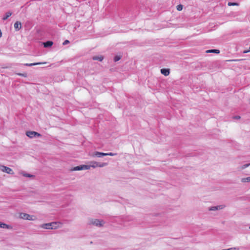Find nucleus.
<instances>
[{
    "mask_svg": "<svg viewBox=\"0 0 250 250\" xmlns=\"http://www.w3.org/2000/svg\"><path fill=\"white\" fill-rule=\"evenodd\" d=\"M225 207V205H222L217 206L211 207L208 208V210L210 211H215L217 210H220L223 209Z\"/></svg>",
    "mask_w": 250,
    "mask_h": 250,
    "instance_id": "obj_5",
    "label": "nucleus"
},
{
    "mask_svg": "<svg viewBox=\"0 0 250 250\" xmlns=\"http://www.w3.org/2000/svg\"><path fill=\"white\" fill-rule=\"evenodd\" d=\"M0 228L3 229H12V227L10 225H7L5 223L0 222Z\"/></svg>",
    "mask_w": 250,
    "mask_h": 250,
    "instance_id": "obj_6",
    "label": "nucleus"
},
{
    "mask_svg": "<svg viewBox=\"0 0 250 250\" xmlns=\"http://www.w3.org/2000/svg\"><path fill=\"white\" fill-rule=\"evenodd\" d=\"M90 167L95 168L98 167V162L92 161L90 162Z\"/></svg>",
    "mask_w": 250,
    "mask_h": 250,
    "instance_id": "obj_13",
    "label": "nucleus"
},
{
    "mask_svg": "<svg viewBox=\"0 0 250 250\" xmlns=\"http://www.w3.org/2000/svg\"><path fill=\"white\" fill-rule=\"evenodd\" d=\"M104 58L102 56H94L93 57V60H98L100 62H101L103 61Z\"/></svg>",
    "mask_w": 250,
    "mask_h": 250,
    "instance_id": "obj_15",
    "label": "nucleus"
},
{
    "mask_svg": "<svg viewBox=\"0 0 250 250\" xmlns=\"http://www.w3.org/2000/svg\"><path fill=\"white\" fill-rule=\"evenodd\" d=\"M17 74L19 76H22L24 77H26L27 76V73H24V74L17 73Z\"/></svg>",
    "mask_w": 250,
    "mask_h": 250,
    "instance_id": "obj_29",
    "label": "nucleus"
},
{
    "mask_svg": "<svg viewBox=\"0 0 250 250\" xmlns=\"http://www.w3.org/2000/svg\"><path fill=\"white\" fill-rule=\"evenodd\" d=\"M228 6H238L239 4L237 2H229L228 3Z\"/></svg>",
    "mask_w": 250,
    "mask_h": 250,
    "instance_id": "obj_23",
    "label": "nucleus"
},
{
    "mask_svg": "<svg viewBox=\"0 0 250 250\" xmlns=\"http://www.w3.org/2000/svg\"><path fill=\"white\" fill-rule=\"evenodd\" d=\"M90 225H92L96 227H102L104 224V222L102 220H99L97 219H91L89 220Z\"/></svg>",
    "mask_w": 250,
    "mask_h": 250,
    "instance_id": "obj_1",
    "label": "nucleus"
},
{
    "mask_svg": "<svg viewBox=\"0 0 250 250\" xmlns=\"http://www.w3.org/2000/svg\"><path fill=\"white\" fill-rule=\"evenodd\" d=\"M161 72L162 74L167 76L169 74L170 71L169 69L163 68L161 70Z\"/></svg>",
    "mask_w": 250,
    "mask_h": 250,
    "instance_id": "obj_11",
    "label": "nucleus"
},
{
    "mask_svg": "<svg viewBox=\"0 0 250 250\" xmlns=\"http://www.w3.org/2000/svg\"><path fill=\"white\" fill-rule=\"evenodd\" d=\"M183 6L182 4H179L177 6V10L178 11H181L183 9Z\"/></svg>",
    "mask_w": 250,
    "mask_h": 250,
    "instance_id": "obj_26",
    "label": "nucleus"
},
{
    "mask_svg": "<svg viewBox=\"0 0 250 250\" xmlns=\"http://www.w3.org/2000/svg\"><path fill=\"white\" fill-rule=\"evenodd\" d=\"M106 156H113L116 155L117 154L116 153H113L112 152H110V153H106Z\"/></svg>",
    "mask_w": 250,
    "mask_h": 250,
    "instance_id": "obj_30",
    "label": "nucleus"
},
{
    "mask_svg": "<svg viewBox=\"0 0 250 250\" xmlns=\"http://www.w3.org/2000/svg\"><path fill=\"white\" fill-rule=\"evenodd\" d=\"M250 52V48H249V50H244L243 51V53L245 54V53H247L248 52Z\"/></svg>",
    "mask_w": 250,
    "mask_h": 250,
    "instance_id": "obj_32",
    "label": "nucleus"
},
{
    "mask_svg": "<svg viewBox=\"0 0 250 250\" xmlns=\"http://www.w3.org/2000/svg\"><path fill=\"white\" fill-rule=\"evenodd\" d=\"M22 175L24 177H29V178H33L34 177V176L33 175L28 174V173H26L24 172L22 173Z\"/></svg>",
    "mask_w": 250,
    "mask_h": 250,
    "instance_id": "obj_22",
    "label": "nucleus"
},
{
    "mask_svg": "<svg viewBox=\"0 0 250 250\" xmlns=\"http://www.w3.org/2000/svg\"><path fill=\"white\" fill-rule=\"evenodd\" d=\"M94 156H96L97 157H102L103 156H106V153L100 152L98 151H96L94 152L93 154Z\"/></svg>",
    "mask_w": 250,
    "mask_h": 250,
    "instance_id": "obj_8",
    "label": "nucleus"
},
{
    "mask_svg": "<svg viewBox=\"0 0 250 250\" xmlns=\"http://www.w3.org/2000/svg\"><path fill=\"white\" fill-rule=\"evenodd\" d=\"M207 53H215L216 54L219 53L220 51L218 49H211L206 51Z\"/></svg>",
    "mask_w": 250,
    "mask_h": 250,
    "instance_id": "obj_20",
    "label": "nucleus"
},
{
    "mask_svg": "<svg viewBox=\"0 0 250 250\" xmlns=\"http://www.w3.org/2000/svg\"><path fill=\"white\" fill-rule=\"evenodd\" d=\"M42 62H35V63H25L24 64V65L28 66H31L33 65H37L40 64H42ZM43 63H45V62H43Z\"/></svg>",
    "mask_w": 250,
    "mask_h": 250,
    "instance_id": "obj_14",
    "label": "nucleus"
},
{
    "mask_svg": "<svg viewBox=\"0 0 250 250\" xmlns=\"http://www.w3.org/2000/svg\"><path fill=\"white\" fill-rule=\"evenodd\" d=\"M51 225L50 223H45L40 225V227L44 229H51Z\"/></svg>",
    "mask_w": 250,
    "mask_h": 250,
    "instance_id": "obj_10",
    "label": "nucleus"
},
{
    "mask_svg": "<svg viewBox=\"0 0 250 250\" xmlns=\"http://www.w3.org/2000/svg\"><path fill=\"white\" fill-rule=\"evenodd\" d=\"M26 135L30 138L42 136L41 134L34 131H28L26 132Z\"/></svg>",
    "mask_w": 250,
    "mask_h": 250,
    "instance_id": "obj_2",
    "label": "nucleus"
},
{
    "mask_svg": "<svg viewBox=\"0 0 250 250\" xmlns=\"http://www.w3.org/2000/svg\"><path fill=\"white\" fill-rule=\"evenodd\" d=\"M242 183L250 182V176L246 178H243L241 179Z\"/></svg>",
    "mask_w": 250,
    "mask_h": 250,
    "instance_id": "obj_19",
    "label": "nucleus"
},
{
    "mask_svg": "<svg viewBox=\"0 0 250 250\" xmlns=\"http://www.w3.org/2000/svg\"><path fill=\"white\" fill-rule=\"evenodd\" d=\"M20 217L23 219L28 220H34V216L33 215H30L28 214L25 213H21L20 214Z\"/></svg>",
    "mask_w": 250,
    "mask_h": 250,
    "instance_id": "obj_3",
    "label": "nucleus"
},
{
    "mask_svg": "<svg viewBox=\"0 0 250 250\" xmlns=\"http://www.w3.org/2000/svg\"><path fill=\"white\" fill-rule=\"evenodd\" d=\"M53 42L52 41H47L43 43L44 47H51L53 45Z\"/></svg>",
    "mask_w": 250,
    "mask_h": 250,
    "instance_id": "obj_12",
    "label": "nucleus"
},
{
    "mask_svg": "<svg viewBox=\"0 0 250 250\" xmlns=\"http://www.w3.org/2000/svg\"><path fill=\"white\" fill-rule=\"evenodd\" d=\"M225 250H239L238 248L237 247H233V248H230L227 249H224Z\"/></svg>",
    "mask_w": 250,
    "mask_h": 250,
    "instance_id": "obj_27",
    "label": "nucleus"
},
{
    "mask_svg": "<svg viewBox=\"0 0 250 250\" xmlns=\"http://www.w3.org/2000/svg\"><path fill=\"white\" fill-rule=\"evenodd\" d=\"M0 170L1 171H2V172L7 173L8 174H14V172L11 168L4 166H0Z\"/></svg>",
    "mask_w": 250,
    "mask_h": 250,
    "instance_id": "obj_4",
    "label": "nucleus"
},
{
    "mask_svg": "<svg viewBox=\"0 0 250 250\" xmlns=\"http://www.w3.org/2000/svg\"><path fill=\"white\" fill-rule=\"evenodd\" d=\"M50 225H51V229H58V228H59V226H58L57 225L58 224H62L60 222H51V223H50Z\"/></svg>",
    "mask_w": 250,
    "mask_h": 250,
    "instance_id": "obj_7",
    "label": "nucleus"
},
{
    "mask_svg": "<svg viewBox=\"0 0 250 250\" xmlns=\"http://www.w3.org/2000/svg\"><path fill=\"white\" fill-rule=\"evenodd\" d=\"M68 43H69V41L68 40H65V41H64L63 42L62 44H63V45H66V44H68Z\"/></svg>",
    "mask_w": 250,
    "mask_h": 250,
    "instance_id": "obj_31",
    "label": "nucleus"
},
{
    "mask_svg": "<svg viewBox=\"0 0 250 250\" xmlns=\"http://www.w3.org/2000/svg\"><path fill=\"white\" fill-rule=\"evenodd\" d=\"M250 166V163H249V164H245V165H243V166H242L241 167H239L238 168V170L239 171H240V170H242L243 169H245L246 168L248 167H249Z\"/></svg>",
    "mask_w": 250,
    "mask_h": 250,
    "instance_id": "obj_17",
    "label": "nucleus"
},
{
    "mask_svg": "<svg viewBox=\"0 0 250 250\" xmlns=\"http://www.w3.org/2000/svg\"><path fill=\"white\" fill-rule=\"evenodd\" d=\"M240 116H235L234 117H233V119H236V120H238V119H240Z\"/></svg>",
    "mask_w": 250,
    "mask_h": 250,
    "instance_id": "obj_33",
    "label": "nucleus"
},
{
    "mask_svg": "<svg viewBox=\"0 0 250 250\" xmlns=\"http://www.w3.org/2000/svg\"><path fill=\"white\" fill-rule=\"evenodd\" d=\"M14 28L16 30L19 31L21 28V24L19 21H16L14 24Z\"/></svg>",
    "mask_w": 250,
    "mask_h": 250,
    "instance_id": "obj_9",
    "label": "nucleus"
},
{
    "mask_svg": "<svg viewBox=\"0 0 250 250\" xmlns=\"http://www.w3.org/2000/svg\"><path fill=\"white\" fill-rule=\"evenodd\" d=\"M122 56L121 55H116L114 58V62H116L119 61L121 59Z\"/></svg>",
    "mask_w": 250,
    "mask_h": 250,
    "instance_id": "obj_24",
    "label": "nucleus"
},
{
    "mask_svg": "<svg viewBox=\"0 0 250 250\" xmlns=\"http://www.w3.org/2000/svg\"><path fill=\"white\" fill-rule=\"evenodd\" d=\"M82 170V165L75 167L71 169V171H78V170Z\"/></svg>",
    "mask_w": 250,
    "mask_h": 250,
    "instance_id": "obj_18",
    "label": "nucleus"
},
{
    "mask_svg": "<svg viewBox=\"0 0 250 250\" xmlns=\"http://www.w3.org/2000/svg\"><path fill=\"white\" fill-rule=\"evenodd\" d=\"M82 170H87L90 169V165H82Z\"/></svg>",
    "mask_w": 250,
    "mask_h": 250,
    "instance_id": "obj_21",
    "label": "nucleus"
},
{
    "mask_svg": "<svg viewBox=\"0 0 250 250\" xmlns=\"http://www.w3.org/2000/svg\"><path fill=\"white\" fill-rule=\"evenodd\" d=\"M17 74L19 76H22L24 77H26L27 76V73H24V74L17 73Z\"/></svg>",
    "mask_w": 250,
    "mask_h": 250,
    "instance_id": "obj_28",
    "label": "nucleus"
},
{
    "mask_svg": "<svg viewBox=\"0 0 250 250\" xmlns=\"http://www.w3.org/2000/svg\"><path fill=\"white\" fill-rule=\"evenodd\" d=\"M12 15V13L10 12H7L5 13V16L2 18L3 20H6Z\"/></svg>",
    "mask_w": 250,
    "mask_h": 250,
    "instance_id": "obj_16",
    "label": "nucleus"
},
{
    "mask_svg": "<svg viewBox=\"0 0 250 250\" xmlns=\"http://www.w3.org/2000/svg\"><path fill=\"white\" fill-rule=\"evenodd\" d=\"M107 165V164L106 163H99L98 162V167H103Z\"/></svg>",
    "mask_w": 250,
    "mask_h": 250,
    "instance_id": "obj_25",
    "label": "nucleus"
}]
</instances>
